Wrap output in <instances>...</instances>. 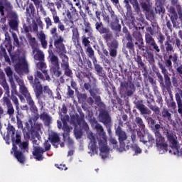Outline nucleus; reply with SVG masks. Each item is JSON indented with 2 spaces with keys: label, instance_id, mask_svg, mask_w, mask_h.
Wrapping results in <instances>:
<instances>
[{
  "label": "nucleus",
  "instance_id": "f257e3e1",
  "mask_svg": "<svg viewBox=\"0 0 182 182\" xmlns=\"http://www.w3.org/2000/svg\"><path fill=\"white\" fill-rule=\"evenodd\" d=\"M16 81L20 86V93L26 97L28 105L31 106V110L33 113V118H31L28 120V122L26 123V127L28 129H31L32 132H36L37 134L41 133V129L42 127L41 124H35V122L39 119V114H38V108L35 106V102L32 97H31V94L28 91V88L25 87V84L23 83V80L20 78H16Z\"/></svg>",
  "mask_w": 182,
  "mask_h": 182
},
{
  "label": "nucleus",
  "instance_id": "f03ea898",
  "mask_svg": "<svg viewBox=\"0 0 182 182\" xmlns=\"http://www.w3.org/2000/svg\"><path fill=\"white\" fill-rule=\"evenodd\" d=\"M37 66V72L36 74L35 83L33 85V87L34 88V92L36 93V96L38 100H41L42 99V93L43 92V87L38 79H41V80H50V77L46 73V63L40 61L36 64Z\"/></svg>",
  "mask_w": 182,
  "mask_h": 182
},
{
  "label": "nucleus",
  "instance_id": "7ed1b4c3",
  "mask_svg": "<svg viewBox=\"0 0 182 182\" xmlns=\"http://www.w3.org/2000/svg\"><path fill=\"white\" fill-rule=\"evenodd\" d=\"M96 129L100 134L98 139V145L100 150V156L105 160L109 157V147L107 146V136H106V133L103 131V127L99 124L96 125Z\"/></svg>",
  "mask_w": 182,
  "mask_h": 182
},
{
  "label": "nucleus",
  "instance_id": "20e7f679",
  "mask_svg": "<svg viewBox=\"0 0 182 182\" xmlns=\"http://www.w3.org/2000/svg\"><path fill=\"white\" fill-rule=\"evenodd\" d=\"M8 136L11 138L13 142V147L11 153H14L16 159L21 164L25 163V156H23L21 151H16V144H18L21 141V136L19 134H16L15 136V128L14 127H8Z\"/></svg>",
  "mask_w": 182,
  "mask_h": 182
},
{
  "label": "nucleus",
  "instance_id": "39448f33",
  "mask_svg": "<svg viewBox=\"0 0 182 182\" xmlns=\"http://www.w3.org/2000/svg\"><path fill=\"white\" fill-rule=\"evenodd\" d=\"M6 62H8L9 65H12L15 68V70L18 75H22V73H28V63L25 59V56L19 58L18 55L11 56V63L9 60V57L7 55L4 56Z\"/></svg>",
  "mask_w": 182,
  "mask_h": 182
},
{
  "label": "nucleus",
  "instance_id": "423d86ee",
  "mask_svg": "<svg viewBox=\"0 0 182 182\" xmlns=\"http://www.w3.org/2000/svg\"><path fill=\"white\" fill-rule=\"evenodd\" d=\"M136 123H137L138 126L141 129V132H144V134H141V132H138V136L140 139V141L146 144L147 147H151L153 144H154V138L151 134L147 133L144 124H143V119L140 117H136L135 119Z\"/></svg>",
  "mask_w": 182,
  "mask_h": 182
},
{
  "label": "nucleus",
  "instance_id": "0eeeda50",
  "mask_svg": "<svg viewBox=\"0 0 182 182\" xmlns=\"http://www.w3.org/2000/svg\"><path fill=\"white\" fill-rule=\"evenodd\" d=\"M49 59L50 63V72L52 75H54L56 77H59V76L62 75V72L60 70V68L59 67V58L53 54H50Z\"/></svg>",
  "mask_w": 182,
  "mask_h": 182
},
{
  "label": "nucleus",
  "instance_id": "6e6552de",
  "mask_svg": "<svg viewBox=\"0 0 182 182\" xmlns=\"http://www.w3.org/2000/svg\"><path fill=\"white\" fill-rule=\"evenodd\" d=\"M168 140L171 143V147L172 150H169L170 154H174L175 156H178L180 144L177 142V136L174 134L168 133Z\"/></svg>",
  "mask_w": 182,
  "mask_h": 182
},
{
  "label": "nucleus",
  "instance_id": "1a4fd4ad",
  "mask_svg": "<svg viewBox=\"0 0 182 182\" xmlns=\"http://www.w3.org/2000/svg\"><path fill=\"white\" fill-rule=\"evenodd\" d=\"M33 155L34 156V159L38 161H42V160H43V153H45V149H43L41 147L38 146V141L36 140H33Z\"/></svg>",
  "mask_w": 182,
  "mask_h": 182
},
{
  "label": "nucleus",
  "instance_id": "9d476101",
  "mask_svg": "<svg viewBox=\"0 0 182 182\" xmlns=\"http://www.w3.org/2000/svg\"><path fill=\"white\" fill-rule=\"evenodd\" d=\"M156 147L160 154H164L167 151V144L164 141L161 134H156Z\"/></svg>",
  "mask_w": 182,
  "mask_h": 182
},
{
  "label": "nucleus",
  "instance_id": "9b49d317",
  "mask_svg": "<svg viewBox=\"0 0 182 182\" xmlns=\"http://www.w3.org/2000/svg\"><path fill=\"white\" fill-rule=\"evenodd\" d=\"M88 139H90L89 149L92 153H97V146H96V136L92 132L87 133Z\"/></svg>",
  "mask_w": 182,
  "mask_h": 182
},
{
  "label": "nucleus",
  "instance_id": "f8f14e48",
  "mask_svg": "<svg viewBox=\"0 0 182 182\" xmlns=\"http://www.w3.org/2000/svg\"><path fill=\"white\" fill-rule=\"evenodd\" d=\"M12 9V5L8 0H0V14L5 15V12H9Z\"/></svg>",
  "mask_w": 182,
  "mask_h": 182
},
{
  "label": "nucleus",
  "instance_id": "ddd939ff",
  "mask_svg": "<svg viewBox=\"0 0 182 182\" xmlns=\"http://www.w3.org/2000/svg\"><path fill=\"white\" fill-rule=\"evenodd\" d=\"M54 46H55L58 52H65V45H63V37L56 35L54 38Z\"/></svg>",
  "mask_w": 182,
  "mask_h": 182
},
{
  "label": "nucleus",
  "instance_id": "4468645a",
  "mask_svg": "<svg viewBox=\"0 0 182 182\" xmlns=\"http://www.w3.org/2000/svg\"><path fill=\"white\" fill-rule=\"evenodd\" d=\"M61 58V68L65 70V73L66 76H70V75H72V71L69 69V58L66 55H62Z\"/></svg>",
  "mask_w": 182,
  "mask_h": 182
},
{
  "label": "nucleus",
  "instance_id": "2eb2a0df",
  "mask_svg": "<svg viewBox=\"0 0 182 182\" xmlns=\"http://www.w3.org/2000/svg\"><path fill=\"white\" fill-rule=\"evenodd\" d=\"M84 87L85 89H86V90H89L90 95L94 97V99H95L97 102H100V97L96 96L97 93V89L96 88V87H91L90 84L85 83L84 85Z\"/></svg>",
  "mask_w": 182,
  "mask_h": 182
},
{
  "label": "nucleus",
  "instance_id": "dca6fc26",
  "mask_svg": "<svg viewBox=\"0 0 182 182\" xmlns=\"http://www.w3.org/2000/svg\"><path fill=\"white\" fill-rule=\"evenodd\" d=\"M116 134L119 137V143L121 146H124V144H123V141L127 139V135H126V132H124L123 130H122V128L120 127H118L116 130Z\"/></svg>",
  "mask_w": 182,
  "mask_h": 182
},
{
  "label": "nucleus",
  "instance_id": "f3484780",
  "mask_svg": "<svg viewBox=\"0 0 182 182\" xmlns=\"http://www.w3.org/2000/svg\"><path fill=\"white\" fill-rule=\"evenodd\" d=\"M43 96L44 100H48V99H53V92L49 87L44 86L43 90Z\"/></svg>",
  "mask_w": 182,
  "mask_h": 182
},
{
  "label": "nucleus",
  "instance_id": "a211bd4d",
  "mask_svg": "<svg viewBox=\"0 0 182 182\" xmlns=\"http://www.w3.org/2000/svg\"><path fill=\"white\" fill-rule=\"evenodd\" d=\"M33 55L35 60H43L45 58V55H43V52H42L38 48L33 49Z\"/></svg>",
  "mask_w": 182,
  "mask_h": 182
},
{
  "label": "nucleus",
  "instance_id": "6ab92c4d",
  "mask_svg": "<svg viewBox=\"0 0 182 182\" xmlns=\"http://www.w3.org/2000/svg\"><path fill=\"white\" fill-rule=\"evenodd\" d=\"M113 14L114 12L111 13L112 18L113 19L112 23H111V28L114 31H120V24H119V19L117 18V16H114Z\"/></svg>",
  "mask_w": 182,
  "mask_h": 182
},
{
  "label": "nucleus",
  "instance_id": "aec40b11",
  "mask_svg": "<svg viewBox=\"0 0 182 182\" xmlns=\"http://www.w3.org/2000/svg\"><path fill=\"white\" fill-rule=\"evenodd\" d=\"M49 140L51 141L53 146L55 148L58 147V143H59V135L55 132H51L49 134Z\"/></svg>",
  "mask_w": 182,
  "mask_h": 182
},
{
  "label": "nucleus",
  "instance_id": "412c9836",
  "mask_svg": "<svg viewBox=\"0 0 182 182\" xmlns=\"http://www.w3.org/2000/svg\"><path fill=\"white\" fill-rule=\"evenodd\" d=\"M40 118L43 120L46 126H49L52 123V117L48 114L46 112H43L41 114Z\"/></svg>",
  "mask_w": 182,
  "mask_h": 182
},
{
  "label": "nucleus",
  "instance_id": "4be33fe9",
  "mask_svg": "<svg viewBox=\"0 0 182 182\" xmlns=\"http://www.w3.org/2000/svg\"><path fill=\"white\" fill-rule=\"evenodd\" d=\"M38 36L41 42L43 48H44V49H46V48L48 47V42L46 41V36L45 35L43 31L40 32Z\"/></svg>",
  "mask_w": 182,
  "mask_h": 182
},
{
  "label": "nucleus",
  "instance_id": "5701e85b",
  "mask_svg": "<svg viewBox=\"0 0 182 182\" xmlns=\"http://www.w3.org/2000/svg\"><path fill=\"white\" fill-rule=\"evenodd\" d=\"M171 21L173 25V26H177V19H178V16L177 13H176V10L174 9H171Z\"/></svg>",
  "mask_w": 182,
  "mask_h": 182
},
{
  "label": "nucleus",
  "instance_id": "b1692460",
  "mask_svg": "<svg viewBox=\"0 0 182 182\" xmlns=\"http://www.w3.org/2000/svg\"><path fill=\"white\" fill-rule=\"evenodd\" d=\"M4 72L6 74V76L9 77L10 82H14V72H12V69L11 68L7 67L4 68Z\"/></svg>",
  "mask_w": 182,
  "mask_h": 182
},
{
  "label": "nucleus",
  "instance_id": "393cba45",
  "mask_svg": "<svg viewBox=\"0 0 182 182\" xmlns=\"http://www.w3.org/2000/svg\"><path fill=\"white\" fill-rule=\"evenodd\" d=\"M54 23H60V18L58 16V12L55 9H50Z\"/></svg>",
  "mask_w": 182,
  "mask_h": 182
},
{
  "label": "nucleus",
  "instance_id": "a878e982",
  "mask_svg": "<svg viewBox=\"0 0 182 182\" xmlns=\"http://www.w3.org/2000/svg\"><path fill=\"white\" fill-rule=\"evenodd\" d=\"M72 40L74 43H77V42H79V32L77 31V28L73 29Z\"/></svg>",
  "mask_w": 182,
  "mask_h": 182
},
{
  "label": "nucleus",
  "instance_id": "bb28decb",
  "mask_svg": "<svg viewBox=\"0 0 182 182\" xmlns=\"http://www.w3.org/2000/svg\"><path fill=\"white\" fill-rule=\"evenodd\" d=\"M93 63L95 65V69L97 75L99 76H103V68L100 65L96 64V60H93Z\"/></svg>",
  "mask_w": 182,
  "mask_h": 182
},
{
  "label": "nucleus",
  "instance_id": "cd10ccee",
  "mask_svg": "<svg viewBox=\"0 0 182 182\" xmlns=\"http://www.w3.org/2000/svg\"><path fill=\"white\" fill-rule=\"evenodd\" d=\"M145 41H146V43H147L148 45H150L151 46L152 45H154V43H156L154 38H153V37H151L150 34L145 35Z\"/></svg>",
  "mask_w": 182,
  "mask_h": 182
},
{
  "label": "nucleus",
  "instance_id": "c85d7f7f",
  "mask_svg": "<svg viewBox=\"0 0 182 182\" xmlns=\"http://www.w3.org/2000/svg\"><path fill=\"white\" fill-rule=\"evenodd\" d=\"M33 2L35 6L37 9H40V11H43V6H42V1L41 0H31Z\"/></svg>",
  "mask_w": 182,
  "mask_h": 182
},
{
  "label": "nucleus",
  "instance_id": "c756f323",
  "mask_svg": "<svg viewBox=\"0 0 182 182\" xmlns=\"http://www.w3.org/2000/svg\"><path fill=\"white\" fill-rule=\"evenodd\" d=\"M11 100L14 102L16 105V108L17 110L18 114H19V101H18V98L15 95H11Z\"/></svg>",
  "mask_w": 182,
  "mask_h": 182
},
{
  "label": "nucleus",
  "instance_id": "7c9ffc66",
  "mask_svg": "<svg viewBox=\"0 0 182 182\" xmlns=\"http://www.w3.org/2000/svg\"><path fill=\"white\" fill-rule=\"evenodd\" d=\"M112 45L114 48H110L109 55L110 56H112L113 58H114L117 55L116 48H117V43H113Z\"/></svg>",
  "mask_w": 182,
  "mask_h": 182
},
{
  "label": "nucleus",
  "instance_id": "2f4dec72",
  "mask_svg": "<svg viewBox=\"0 0 182 182\" xmlns=\"http://www.w3.org/2000/svg\"><path fill=\"white\" fill-rule=\"evenodd\" d=\"M11 85V96L18 95V91L16 90V85L14 81H10Z\"/></svg>",
  "mask_w": 182,
  "mask_h": 182
},
{
  "label": "nucleus",
  "instance_id": "473e14b6",
  "mask_svg": "<svg viewBox=\"0 0 182 182\" xmlns=\"http://www.w3.org/2000/svg\"><path fill=\"white\" fill-rule=\"evenodd\" d=\"M87 52L88 53V56H90L93 61L96 60V59H95V51L93 50V48L91 47H87Z\"/></svg>",
  "mask_w": 182,
  "mask_h": 182
},
{
  "label": "nucleus",
  "instance_id": "72a5a7b5",
  "mask_svg": "<svg viewBox=\"0 0 182 182\" xmlns=\"http://www.w3.org/2000/svg\"><path fill=\"white\" fill-rule=\"evenodd\" d=\"M29 43L32 46L33 50L36 49V46H38V43L36 42V39L33 37H30Z\"/></svg>",
  "mask_w": 182,
  "mask_h": 182
},
{
  "label": "nucleus",
  "instance_id": "f704fd0d",
  "mask_svg": "<svg viewBox=\"0 0 182 182\" xmlns=\"http://www.w3.org/2000/svg\"><path fill=\"white\" fill-rule=\"evenodd\" d=\"M132 151H134L135 154H140L141 153V149L137 146V144H134L132 146Z\"/></svg>",
  "mask_w": 182,
  "mask_h": 182
},
{
  "label": "nucleus",
  "instance_id": "c9c22d12",
  "mask_svg": "<svg viewBox=\"0 0 182 182\" xmlns=\"http://www.w3.org/2000/svg\"><path fill=\"white\" fill-rule=\"evenodd\" d=\"M100 118L102 119V122H109L110 120L109 117V114H107V112H105L104 114H100Z\"/></svg>",
  "mask_w": 182,
  "mask_h": 182
},
{
  "label": "nucleus",
  "instance_id": "e433bc0d",
  "mask_svg": "<svg viewBox=\"0 0 182 182\" xmlns=\"http://www.w3.org/2000/svg\"><path fill=\"white\" fill-rule=\"evenodd\" d=\"M44 21L46 23V29H49V28H50V26H52V20L50 19V17H46L44 18Z\"/></svg>",
  "mask_w": 182,
  "mask_h": 182
},
{
  "label": "nucleus",
  "instance_id": "4c0bfd02",
  "mask_svg": "<svg viewBox=\"0 0 182 182\" xmlns=\"http://www.w3.org/2000/svg\"><path fill=\"white\" fill-rule=\"evenodd\" d=\"M9 25L11 28V29H16L18 28V21L16 20H11L9 22Z\"/></svg>",
  "mask_w": 182,
  "mask_h": 182
},
{
  "label": "nucleus",
  "instance_id": "58836bf2",
  "mask_svg": "<svg viewBox=\"0 0 182 182\" xmlns=\"http://www.w3.org/2000/svg\"><path fill=\"white\" fill-rule=\"evenodd\" d=\"M2 101L4 105H6V106H11V100H9V97H4L2 99Z\"/></svg>",
  "mask_w": 182,
  "mask_h": 182
},
{
  "label": "nucleus",
  "instance_id": "ea45409f",
  "mask_svg": "<svg viewBox=\"0 0 182 182\" xmlns=\"http://www.w3.org/2000/svg\"><path fill=\"white\" fill-rule=\"evenodd\" d=\"M85 33H92V28H90V24L89 23H85Z\"/></svg>",
  "mask_w": 182,
  "mask_h": 182
},
{
  "label": "nucleus",
  "instance_id": "a19ab883",
  "mask_svg": "<svg viewBox=\"0 0 182 182\" xmlns=\"http://www.w3.org/2000/svg\"><path fill=\"white\" fill-rule=\"evenodd\" d=\"M14 40V45L15 46H19V40L18 39V36L15 33L12 34Z\"/></svg>",
  "mask_w": 182,
  "mask_h": 182
},
{
  "label": "nucleus",
  "instance_id": "79ce46f5",
  "mask_svg": "<svg viewBox=\"0 0 182 182\" xmlns=\"http://www.w3.org/2000/svg\"><path fill=\"white\" fill-rule=\"evenodd\" d=\"M90 41H89V38L87 37H82V45L84 46H89Z\"/></svg>",
  "mask_w": 182,
  "mask_h": 182
},
{
  "label": "nucleus",
  "instance_id": "37998d69",
  "mask_svg": "<svg viewBox=\"0 0 182 182\" xmlns=\"http://www.w3.org/2000/svg\"><path fill=\"white\" fill-rule=\"evenodd\" d=\"M51 35L53 36V38H55L56 35H58V33H56V32H58V28L56 27H53L50 31Z\"/></svg>",
  "mask_w": 182,
  "mask_h": 182
},
{
  "label": "nucleus",
  "instance_id": "c03bdc74",
  "mask_svg": "<svg viewBox=\"0 0 182 182\" xmlns=\"http://www.w3.org/2000/svg\"><path fill=\"white\" fill-rule=\"evenodd\" d=\"M95 28L98 32H100L103 28V24L102 23L97 22L95 23Z\"/></svg>",
  "mask_w": 182,
  "mask_h": 182
},
{
  "label": "nucleus",
  "instance_id": "a18cd8bd",
  "mask_svg": "<svg viewBox=\"0 0 182 182\" xmlns=\"http://www.w3.org/2000/svg\"><path fill=\"white\" fill-rule=\"evenodd\" d=\"M74 134L76 139H80V137H82V132L80 131H77L76 129L74 130Z\"/></svg>",
  "mask_w": 182,
  "mask_h": 182
},
{
  "label": "nucleus",
  "instance_id": "49530a36",
  "mask_svg": "<svg viewBox=\"0 0 182 182\" xmlns=\"http://www.w3.org/2000/svg\"><path fill=\"white\" fill-rule=\"evenodd\" d=\"M1 85L3 86L4 90H9V85H8V83L6 82V80H4L1 83Z\"/></svg>",
  "mask_w": 182,
  "mask_h": 182
},
{
  "label": "nucleus",
  "instance_id": "de8ad7c7",
  "mask_svg": "<svg viewBox=\"0 0 182 182\" xmlns=\"http://www.w3.org/2000/svg\"><path fill=\"white\" fill-rule=\"evenodd\" d=\"M155 129H156L155 134H156V136H157V134H160V132H160V130H161V129H163V128H161V126H160V124H156Z\"/></svg>",
  "mask_w": 182,
  "mask_h": 182
},
{
  "label": "nucleus",
  "instance_id": "09e8293b",
  "mask_svg": "<svg viewBox=\"0 0 182 182\" xmlns=\"http://www.w3.org/2000/svg\"><path fill=\"white\" fill-rule=\"evenodd\" d=\"M63 129L64 130V132H66L67 133H69V132L72 131V127H68V125L63 124Z\"/></svg>",
  "mask_w": 182,
  "mask_h": 182
},
{
  "label": "nucleus",
  "instance_id": "8fccbe9b",
  "mask_svg": "<svg viewBox=\"0 0 182 182\" xmlns=\"http://www.w3.org/2000/svg\"><path fill=\"white\" fill-rule=\"evenodd\" d=\"M141 113H142V114H149V113H150V111H149L147 108L142 107H141Z\"/></svg>",
  "mask_w": 182,
  "mask_h": 182
},
{
  "label": "nucleus",
  "instance_id": "3c124183",
  "mask_svg": "<svg viewBox=\"0 0 182 182\" xmlns=\"http://www.w3.org/2000/svg\"><path fill=\"white\" fill-rule=\"evenodd\" d=\"M21 149H24V150H26L28 151V142H23L20 144Z\"/></svg>",
  "mask_w": 182,
  "mask_h": 182
},
{
  "label": "nucleus",
  "instance_id": "603ef678",
  "mask_svg": "<svg viewBox=\"0 0 182 182\" xmlns=\"http://www.w3.org/2000/svg\"><path fill=\"white\" fill-rule=\"evenodd\" d=\"M58 28L60 29V31H61V32L65 31V25H63L62 22L58 23Z\"/></svg>",
  "mask_w": 182,
  "mask_h": 182
},
{
  "label": "nucleus",
  "instance_id": "864d4df0",
  "mask_svg": "<svg viewBox=\"0 0 182 182\" xmlns=\"http://www.w3.org/2000/svg\"><path fill=\"white\" fill-rule=\"evenodd\" d=\"M16 119H17V125H18V127L19 129H22V127H23V125L22 124V121H21V119H19V117H16Z\"/></svg>",
  "mask_w": 182,
  "mask_h": 182
},
{
  "label": "nucleus",
  "instance_id": "5fc2aeb1",
  "mask_svg": "<svg viewBox=\"0 0 182 182\" xmlns=\"http://www.w3.org/2000/svg\"><path fill=\"white\" fill-rule=\"evenodd\" d=\"M8 113L10 115H12L14 114V112H15V110L14 109V107H12V105H9L8 106Z\"/></svg>",
  "mask_w": 182,
  "mask_h": 182
},
{
  "label": "nucleus",
  "instance_id": "6e6d98bb",
  "mask_svg": "<svg viewBox=\"0 0 182 182\" xmlns=\"http://www.w3.org/2000/svg\"><path fill=\"white\" fill-rule=\"evenodd\" d=\"M160 69L161 70V73L164 75H168V73H167V70H166V68H164L163 65H160Z\"/></svg>",
  "mask_w": 182,
  "mask_h": 182
},
{
  "label": "nucleus",
  "instance_id": "4d7b16f0",
  "mask_svg": "<svg viewBox=\"0 0 182 182\" xmlns=\"http://www.w3.org/2000/svg\"><path fill=\"white\" fill-rule=\"evenodd\" d=\"M5 41L7 42V43H11V37L8 33H5Z\"/></svg>",
  "mask_w": 182,
  "mask_h": 182
},
{
  "label": "nucleus",
  "instance_id": "13d9d810",
  "mask_svg": "<svg viewBox=\"0 0 182 182\" xmlns=\"http://www.w3.org/2000/svg\"><path fill=\"white\" fill-rule=\"evenodd\" d=\"M176 100L177 105L182 104V100H181V98L180 97V95H176Z\"/></svg>",
  "mask_w": 182,
  "mask_h": 182
},
{
  "label": "nucleus",
  "instance_id": "bf43d9fd",
  "mask_svg": "<svg viewBox=\"0 0 182 182\" xmlns=\"http://www.w3.org/2000/svg\"><path fill=\"white\" fill-rule=\"evenodd\" d=\"M44 147L46 149V150H44V151H46V150H49V149H50V144H49V141H46L44 144Z\"/></svg>",
  "mask_w": 182,
  "mask_h": 182
},
{
  "label": "nucleus",
  "instance_id": "052dcab7",
  "mask_svg": "<svg viewBox=\"0 0 182 182\" xmlns=\"http://www.w3.org/2000/svg\"><path fill=\"white\" fill-rule=\"evenodd\" d=\"M166 65L167 68H168V70H171V65H172L171 60H167L166 63Z\"/></svg>",
  "mask_w": 182,
  "mask_h": 182
},
{
  "label": "nucleus",
  "instance_id": "680f3d73",
  "mask_svg": "<svg viewBox=\"0 0 182 182\" xmlns=\"http://www.w3.org/2000/svg\"><path fill=\"white\" fill-rule=\"evenodd\" d=\"M100 33H109V28L102 27Z\"/></svg>",
  "mask_w": 182,
  "mask_h": 182
},
{
  "label": "nucleus",
  "instance_id": "e2e57ef3",
  "mask_svg": "<svg viewBox=\"0 0 182 182\" xmlns=\"http://www.w3.org/2000/svg\"><path fill=\"white\" fill-rule=\"evenodd\" d=\"M68 92L69 96H73V94L75 93V92L70 89V86L68 87Z\"/></svg>",
  "mask_w": 182,
  "mask_h": 182
},
{
  "label": "nucleus",
  "instance_id": "0e129e2a",
  "mask_svg": "<svg viewBox=\"0 0 182 182\" xmlns=\"http://www.w3.org/2000/svg\"><path fill=\"white\" fill-rule=\"evenodd\" d=\"M88 4L92 5L93 8H96V1H95V0H88Z\"/></svg>",
  "mask_w": 182,
  "mask_h": 182
},
{
  "label": "nucleus",
  "instance_id": "69168bd1",
  "mask_svg": "<svg viewBox=\"0 0 182 182\" xmlns=\"http://www.w3.org/2000/svg\"><path fill=\"white\" fill-rule=\"evenodd\" d=\"M58 168H59V170H68V167H66V166L65 164H63V165L60 164L58 166Z\"/></svg>",
  "mask_w": 182,
  "mask_h": 182
},
{
  "label": "nucleus",
  "instance_id": "338daca9",
  "mask_svg": "<svg viewBox=\"0 0 182 182\" xmlns=\"http://www.w3.org/2000/svg\"><path fill=\"white\" fill-rule=\"evenodd\" d=\"M151 46L154 47V49H155V50H156L157 53L160 52V48H159V46H157V44H156V43L152 44Z\"/></svg>",
  "mask_w": 182,
  "mask_h": 182
},
{
  "label": "nucleus",
  "instance_id": "774afa93",
  "mask_svg": "<svg viewBox=\"0 0 182 182\" xmlns=\"http://www.w3.org/2000/svg\"><path fill=\"white\" fill-rule=\"evenodd\" d=\"M177 72L179 73V75H181V76H182V65H181L180 66H178L176 68Z\"/></svg>",
  "mask_w": 182,
  "mask_h": 182
}]
</instances>
